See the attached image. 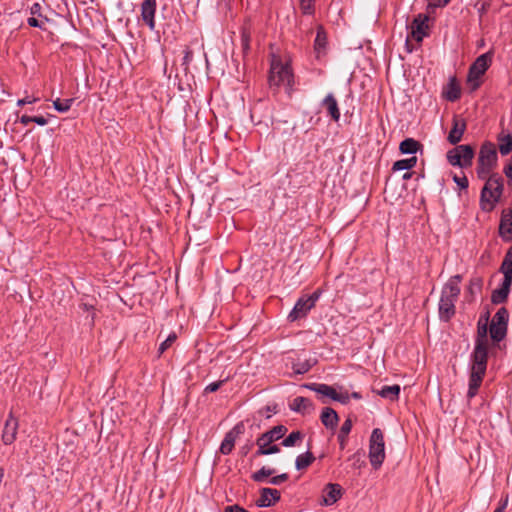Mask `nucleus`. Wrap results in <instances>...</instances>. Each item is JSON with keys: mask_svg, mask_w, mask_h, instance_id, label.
<instances>
[{"mask_svg": "<svg viewBox=\"0 0 512 512\" xmlns=\"http://www.w3.org/2000/svg\"><path fill=\"white\" fill-rule=\"evenodd\" d=\"M488 326L478 322L477 337L475 347L472 353V364L468 383L467 398H474L482 384L487 369L489 340L487 337Z\"/></svg>", "mask_w": 512, "mask_h": 512, "instance_id": "f257e3e1", "label": "nucleus"}, {"mask_svg": "<svg viewBox=\"0 0 512 512\" xmlns=\"http://www.w3.org/2000/svg\"><path fill=\"white\" fill-rule=\"evenodd\" d=\"M461 276L451 277L444 285L439 301V316L442 320L448 321L455 314V302L460 294Z\"/></svg>", "mask_w": 512, "mask_h": 512, "instance_id": "f03ea898", "label": "nucleus"}, {"mask_svg": "<svg viewBox=\"0 0 512 512\" xmlns=\"http://www.w3.org/2000/svg\"><path fill=\"white\" fill-rule=\"evenodd\" d=\"M485 180L486 183L481 191V207L485 211H491L501 198L503 180L498 175L489 176Z\"/></svg>", "mask_w": 512, "mask_h": 512, "instance_id": "7ed1b4c3", "label": "nucleus"}, {"mask_svg": "<svg viewBox=\"0 0 512 512\" xmlns=\"http://www.w3.org/2000/svg\"><path fill=\"white\" fill-rule=\"evenodd\" d=\"M293 82V74L291 67L286 62L284 63L280 57L276 55H272L271 58V66H270V74H269V84L270 86H286L291 87Z\"/></svg>", "mask_w": 512, "mask_h": 512, "instance_id": "20e7f679", "label": "nucleus"}, {"mask_svg": "<svg viewBox=\"0 0 512 512\" xmlns=\"http://www.w3.org/2000/svg\"><path fill=\"white\" fill-rule=\"evenodd\" d=\"M497 152L496 148L492 143H485L482 145L477 166V175L481 179H486L492 176V170L497 164Z\"/></svg>", "mask_w": 512, "mask_h": 512, "instance_id": "39448f33", "label": "nucleus"}, {"mask_svg": "<svg viewBox=\"0 0 512 512\" xmlns=\"http://www.w3.org/2000/svg\"><path fill=\"white\" fill-rule=\"evenodd\" d=\"M287 432V428L284 425H278L273 427L271 430L263 433L256 441L258 445L257 455H270L276 454L280 452V448L277 445H273L267 448L268 444L273 443L281 439L285 433Z\"/></svg>", "mask_w": 512, "mask_h": 512, "instance_id": "423d86ee", "label": "nucleus"}, {"mask_svg": "<svg viewBox=\"0 0 512 512\" xmlns=\"http://www.w3.org/2000/svg\"><path fill=\"white\" fill-rule=\"evenodd\" d=\"M369 460L374 469H379L385 460V442L383 432L373 429L369 440Z\"/></svg>", "mask_w": 512, "mask_h": 512, "instance_id": "0eeeda50", "label": "nucleus"}, {"mask_svg": "<svg viewBox=\"0 0 512 512\" xmlns=\"http://www.w3.org/2000/svg\"><path fill=\"white\" fill-rule=\"evenodd\" d=\"M491 64V55L485 53L480 55L471 65L468 73V84L475 90L480 86V78L484 75Z\"/></svg>", "mask_w": 512, "mask_h": 512, "instance_id": "6e6552de", "label": "nucleus"}, {"mask_svg": "<svg viewBox=\"0 0 512 512\" xmlns=\"http://www.w3.org/2000/svg\"><path fill=\"white\" fill-rule=\"evenodd\" d=\"M320 295V290H316L309 296H303L299 298L288 316L289 320L296 321L300 318L305 317L307 313L315 306Z\"/></svg>", "mask_w": 512, "mask_h": 512, "instance_id": "1a4fd4ad", "label": "nucleus"}, {"mask_svg": "<svg viewBox=\"0 0 512 512\" xmlns=\"http://www.w3.org/2000/svg\"><path fill=\"white\" fill-rule=\"evenodd\" d=\"M429 17L426 14H418L412 21L409 26V33L407 40L412 38L417 43L422 42L424 37L428 35L429 25H428Z\"/></svg>", "mask_w": 512, "mask_h": 512, "instance_id": "9d476101", "label": "nucleus"}, {"mask_svg": "<svg viewBox=\"0 0 512 512\" xmlns=\"http://www.w3.org/2000/svg\"><path fill=\"white\" fill-rule=\"evenodd\" d=\"M156 8V0H143L140 6V19L149 28L150 31H154L156 27Z\"/></svg>", "mask_w": 512, "mask_h": 512, "instance_id": "9b49d317", "label": "nucleus"}, {"mask_svg": "<svg viewBox=\"0 0 512 512\" xmlns=\"http://www.w3.org/2000/svg\"><path fill=\"white\" fill-rule=\"evenodd\" d=\"M499 235L505 242L512 241V209H504L501 213Z\"/></svg>", "mask_w": 512, "mask_h": 512, "instance_id": "f8f14e48", "label": "nucleus"}, {"mask_svg": "<svg viewBox=\"0 0 512 512\" xmlns=\"http://www.w3.org/2000/svg\"><path fill=\"white\" fill-rule=\"evenodd\" d=\"M342 496V488L339 484L328 483L322 492L321 505L331 506L335 504Z\"/></svg>", "mask_w": 512, "mask_h": 512, "instance_id": "ddd939ff", "label": "nucleus"}, {"mask_svg": "<svg viewBox=\"0 0 512 512\" xmlns=\"http://www.w3.org/2000/svg\"><path fill=\"white\" fill-rule=\"evenodd\" d=\"M18 427V420L10 413L5 421L2 432V440L5 445H10L16 440Z\"/></svg>", "mask_w": 512, "mask_h": 512, "instance_id": "4468645a", "label": "nucleus"}, {"mask_svg": "<svg viewBox=\"0 0 512 512\" xmlns=\"http://www.w3.org/2000/svg\"><path fill=\"white\" fill-rule=\"evenodd\" d=\"M452 122L453 125L448 134L447 140L450 144L455 145L462 139V136L466 130V121L463 118L455 115Z\"/></svg>", "mask_w": 512, "mask_h": 512, "instance_id": "2eb2a0df", "label": "nucleus"}, {"mask_svg": "<svg viewBox=\"0 0 512 512\" xmlns=\"http://www.w3.org/2000/svg\"><path fill=\"white\" fill-rule=\"evenodd\" d=\"M280 499V492L277 489L262 488L260 497L256 500L258 507H269L274 505Z\"/></svg>", "mask_w": 512, "mask_h": 512, "instance_id": "dca6fc26", "label": "nucleus"}, {"mask_svg": "<svg viewBox=\"0 0 512 512\" xmlns=\"http://www.w3.org/2000/svg\"><path fill=\"white\" fill-rule=\"evenodd\" d=\"M511 285H512V277H510V276L504 277L501 287L494 290L492 293V296H491L492 303L500 304V303L505 302L509 295Z\"/></svg>", "mask_w": 512, "mask_h": 512, "instance_id": "f3484780", "label": "nucleus"}, {"mask_svg": "<svg viewBox=\"0 0 512 512\" xmlns=\"http://www.w3.org/2000/svg\"><path fill=\"white\" fill-rule=\"evenodd\" d=\"M241 428L242 424H238L233 430L226 433L219 449L222 454L228 455L231 453L235 445L236 435L241 433Z\"/></svg>", "mask_w": 512, "mask_h": 512, "instance_id": "a211bd4d", "label": "nucleus"}, {"mask_svg": "<svg viewBox=\"0 0 512 512\" xmlns=\"http://www.w3.org/2000/svg\"><path fill=\"white\" fill-rule=\"evenodd\" d=\"M289 407L292 411L301 413L303 415L310 414L314 410L312 402L309 399L301 396L294 398L291 401Z\"/></svg>", "mask_w": 512, "mask_h": 512, "instance_id": "6ab92c4d", "label": "nucleus"}, {"mask_svg": "<svg viewBox=\"0 0 512 512\" xmlns=\"http://www.w3.org/2000/svg\"><path fill=\"white\" fill-rule=\"evenodd\" d=\"M322 107L326 109L328 115L334 120L340 119V111L336 98L332 93H329L321 103Z\"/></svg>", "mask_w": 512, "mask_h": 512, "instance_id": "aec40b11", "label": "nucleus"}, {"mask_svg": "<svg viewBox=\"0 0 512 512\" xmlns=\"http://www.w3.org/2000/svg\"><path fill=\"white\" fill-rule=\"evenodd\" d=\"M339 421V417L337 412L330 408L326 407L323 409L321 414V422L328 429H335Z\"/></svg>", "mask_w": 512, "mask_h": 512, "instance_id": "412c9836", "label": "nucleus"}, {"mask_svg": "<svg viewBox=\"0 0 512 512\" xmlns=\"http://www.w3.org/2000/svg\"><path fill=\"white\" fill-rule=\"evenodd\" d=\"M327 46V36L323 29V27H318L317 34L314 42V49L317 54V57H320L322 54L325 53Z\"/></svg>", "mask_w": 512, "mask_h": 512, "instance_id": "4be33fe9", "label": "nucleus"}, {"mask_svg": "<svg viewBox=\"0 0 512 512\" xmlns=\"http://www.w3.org/2000/svg\"><path fill=\"white\" fill-rule=\"evenodd\" d=\"M401 388L399 385H391V386H383L380 390H377L376 393L390 401H396L399 398Z\"/></svg>", "mask_w": 512, "mask_h": 512, "instance_id": "5701e85b", "label": "nucleus"}, {"mask_svg": "<svg viewBox=\"0 0 512 512\" xmlns=\"http://www.w3.org/2000/svg\"><path fill=\"white\" fill-rule=\"evenodd\" d=\"M306 387L315 391L316 393H319L323 396H327V397L331 398L332 400H334V397L336 396V393H337V391L333 387H331L327 384L313 383V384L306 385Z\"/></svg>", "mask_w": 512, "mask_h": 512, "instance_id": "b1692460", "label": "nucleus"}, {"mask_svg": "<svg viewBox=\"0 0 512 512\" xmlns=\"http://www.w3.org/2000/svg\"><path fill=\"white\" fill-rule=\"evenodd\" d=\"M352 426V420L350 418H347L340 428L338 434V442L341 449H344L346 447L348 435L351 432Z\"/></svg>", "mask_w": 512, "mask_h": 512, "instance_id": "393cba45", "label": "nucleus"}, {"mask_svg": "<svg viewBox=\"0 0 512 512\" xmlns=\"http://www.w3.org/2000/svg\"><path fill=\"white\" fill-rule=\"evenodd\" d=\"M419 148V142L413 138H407L403 140L399 145V150L403 154H415Z\"/></svg>", "mask_w": 512, "mask_h": 512, "instance_id": "a878e982", "label": "nucleus"}, {"mask_svg": "<svg viewBox=\"0 0 512 512\" xmlns=\"http://www.w3.org/2000/svg\"><path fill=\"white\" fill-rule=\"evenodd\" d=\"M314 460L315 457L313 454L310 451H306L305 453H302L296 457L295 467L297 470L306 469L313 463Z\"/></svg>", "mask_w": 512, "mask_h": 512, "instance_id": "bb28decb", "label": "nucleus"}, {"mask_svg": "<svg viewBox=\"0 0 512 512\" xmlns=\"http://www.w3.org/2000/svg\"><path fill=\"white\" fill-rule=\"evenodd\" d=\"M443 96L449 100V101H456L460 97V88L459 86L454 82V80H451L447 86L445 87L443 91Z\"/></svg>", "mask_w": 512, "mask_h": 512, "instance_id": "cd10ccee", "label": "nucleus"}, {"mask_svg": "<svg viewBox=\"0 0 512 512\" xmlns=\"http://www.w3.org/2000/svg\"><path fill=\"white\" fill-rule=\"evenodd\" d=\"M491 339L495 342L503 340L506 336L507 326L491 323L489 327Z\"/></svg>", "mask_w": 512, "mask_h": 512, "instance_id": "c85d7f7f", "label": "nucleus"}, {"mask_svg": "<svg viewBox=\"0 0 512 512\" xmlns=\"http://www.w3.org/2000/svg\"><path fill=\"white\" fill-rule=\"evenodd\" d=\"M460 152L461 160H463L464 166H471L474 157V150L470 145H459L457 146Z\"/></svg>", "mask_w": 512, "mask_h": 512, "instance_id": "c756f323", "label": "nucleus"}, {"mask_svg": "<svg viewBox=\"0 0 512 512\" xmlns=\"http://www.w3.org/2000/svg\"><path fill=\"white\" fill-rule=\"evenodd\" d=\"M417 164V157L412 156L407 159H401L394 162L392 170L393 171H402V170H410Z\"/></svg>", "mask_w": 512, "mask_h": 512, "instance_id": "7c9ffc66", "label": "nucleus"}, {"mask_svg": "<svg viewBox=\"0 0 512 512\" xmlns=\"http://www.w3.org/2000/svg\"><path fill=\"white\" fill-rule=\"evenodd\" d=\"M303 438V433H301L300 431H293L282 441V445L284 447H293L298 445Z\"/></svg>", "mask_w": 512, "mask_h": 512, "instance_id": "2f4dec72", "label": "nucleus"}, {"mask_svg": "<svg viewBox=\"0 0 512 512\" xmlns=\"http://www.w3.org/2000/svg\"><path fill=\"white\" fill-rule=\"evenodd\" d=\"M501 272L503 273L504 277H512V246L506 253L505 258L502 262Z\"/></svg>", "mask_w": 512, "mask_h": 512, "instance_id": "473e14b6", "label": "nucleus"}, {"mask_svg": "<svg viewBox=\"0 0 512 512\" xmlns=\"http://www.w3.org/2000/svg\"><path fill=\"white\" fill-rule=\"evenodd\" d=\"M447 160L453 166H459L462 168L466 167L463 164V160H461L460 152L458 151L457 147H455L447 152Z\"/></svg>", "mask_w": 512, "mask_h": 512, "instance_id": "72a5a7b5", "label": "nucleus"}, {"mask_svg": "<svg viewBox=\"0 0 512 512\" xmlns=\"http://www.w3.org/2000/svg\"><path fill=\"white\" fill-rule=\"evenodd\" d=\"M73 103H74V99L73 98L64 99V100H61V99L57 98L56 100L53 101V107L58 112L65 113V112H67L71 108Z\"/></svg>", "mask_w": 512, "mask_h": 512, "instance_id": "f704fd0d", "label": "nucleus"}, {"mask_svg": "<svg viewBox=\"0 0 512 512\" xmlns=\"http://www.w3.org/2000/svg\"><path fill=\"white\" fill-rule=\"evenodd\" d=\"M274 474V470L267 467H262L260 470L254 472L251 478L255 482H263L265 479Z\"/></svg>", "mask_w": 512, "mask_h": 512, "instance_id": "c9c22d12", "label": "nucleus"}, {"mask_svg": "<svg viewBox=\"0 0 512 512\" xmlns=\"http://www.w3.org/2000/svg\"><path fill=\"white\" fill-rule=\"evenodd\" d=\"M499 151L502 155H507L512 151V136L506 135L500 138Z\"/></svg>", "mask_w": 512, "mask_h": 512, "instance_id": "e433bc0d", "label": "nucleus"}, {"mask_svg": "<svg viewBox=\"0 0 512 512\" xmlns=\"http://www.w3.org/2000/svg\"><path fill=\"white\" fill-rule=\"evenodd\" d=\"M508 311L505 308H500L492 318L491 323L507 326Z\"/></svg>", "mask_w": 512, "mask_h": 512, "instance_id": "4c0bfd02", "label": "nucleus"}, {"mask_svg": "<svg viewBox=\"0 0 512 512\" xmlns=\"http://www.w3.org/2000/svg\"><path fill=\"white\" fill-rule=\"evenodd\" d=\"M299 8L305 15H312L314 13L315 0H298Z\"/></svg>", "mask_w": 512, "mask_h": 512, "instance_id": "58836bf2", "label": "nucleus"}, {"mask_svg": "<svg viewBox=\"0 0 512 512\" xmlns=\"http://www.w3.org/2000/svg\"><path fill=\"white\" fill-rule=\"evenodd\" d=\"M251 34L248 28H243L241 32V46L243 52L246 54L250 49Z\"/></svg>", "mask_w": 512, "mask_h": 512, "instance_id": "ea45409f", "label": "nucleus"}, {"mask_svg": "<svg viewBox=\"0 0 512 512\" xmlns=\"http://www.w3.org/2000/svg\"><path fill=\"white\" fill-rule=\"evenodd\" d=\"M177 335L176 333H171L160 345L158 348L159 354H163L168 348H170L173 343L176 341Z\"/></svg>", "mask_w": 512, "mask_h": 512, "instance_id": "a19ab883", "label": "nucleus"}, {"mask_svg": "<svg viewBox=\"0 0 512 512\" xmlns=\"http://www.w3.org/2000/svg\"><path fill=\"white\" fill-rule=\"evenodd\" d=\"M227 379L225 380H220V381H217V382H213V383H210L209 385H207L205 387V392L206 393H212V392H216L222 385L223 383L226 381Z\"/></svg>", "mask_w": 512, "mask_h": 512, "instance_id": "79ce46f5", "label": "nucleus"}, {"mask_svg": "<svg viewBox=\"0 0 512 512\" xmlns=\"http://www.w3.org/2000/svg\"><path fill=\"white\" fill-rule=\"evenodd\" d=\"M453 180L455 181V183L461 188V189H466L468 187V179L465 175H462V176H457L455 175L453 177Z\"/></svg>", "mask_w": 512, "mask_h": 512, "instance_id": "37998d69", "label": "nucleus"}, {"mask_svg": "<svg viewBox=\"0 0 512 512\" xmlns=\"http://www.w3.org/2000/svg\"><path fill=\"white\" fill-rule=\"evenodd\" d=\"M287 480H288V474L287 473H283V474H280V475L272 477L269 480V483H271L272 485H280L281 483H283V482H285Z\"/></svg>", "mask_w": 512, "mask_h": 512, "instance_id": "c03bdc74", "label": "nucleus"}, {"mask_svg": "<svg viewBox=\"0 0 512 512\" xmlns=\"http://www.w3.org/2000/svg\"><path fill=\"white\" fill-rule=\"evenodd\" d=\"M428 8H439L446 6L451 0H428Z\"/></svg>", "mask_w": 512, "mask_h": 512, "instance_id": "a18cd8bd", "label": "nucleus"}, {"mask_svg": "<svg viewBox=\"0 0 512 512\" xmlns=\"http://www.w3.org/2000/svg\"><path fill=\"white\" fill-rule=\"evenodd\" d=\"M334 401H338L342 404H347L350 401V395L347 392L344 393H336V396L334 397Z\"/></svg>", "mask_w": 512, "mask_h": 512, "instance_id": "49530a36", "label": "nucleus"}, {"mask_svg": "<svg viewBox=\"0 0 512 512\" xmlns=\"http://www.w3.org/2000/svg\"><path fill=\"white\" fill-rule=\"evenodd\" d=\"M193 59V52L190 48L186 47L184 50L183 65L186 67L191 63Z\"/></svg>", "mask_w": 512, "mask_h": 512, "instance_id": "de8ad7c7", "label": "nucleus"}, {"mask_svg": "<svg viewBox=\"0 0 512 512\" xmlns=\"http://www.w3.org/2000/svg\"><path fill=\"white\" fill-rule=\"evenodd\" d=\"M37 101H39V98H38V97L26 96L25 98L19 99V100L17 101V105H18V106H23V105H25V104H33V103H36Z\"/></svg>", "mask_w": 512, "mask_h": 512, "instance_id": "09e8293b", "label": "nucleus"}, {"mask_svg": "<svg viewBox=\"0 0 512 512\" xmlns=\"http://www.w3.org/2000/svg\"><path fill=\"white\" fill-rule=\"evenodd\" d=\"M508 501H509V496L506 495L505 497H503L501 499V501L499 502V506L494 510V512H504L505 509L507 508Z\"/></svg>", "mask_w": 512, "mask_h": 512, "instance_id": "8fccbe9b", "label": "nucleus"}, {"mask_svg": "<svg viewBox=\"0 0 512 512\" xmlns=\"http://www.w3.org/2000/svg\"><path fill=\"white\" fill-rule=\"evenodd\" d=\"M28 24L31 26V27H39V28H42L43 27V22L42 21H39L37 18L35 17H30L28 18L27 20Z\"/></svg>", "mask_w": 512, "mask_h": 512, "instance_id": "3c124183", "label": "nucleus"}, {"mask_svg": "<svg viewBox=\"0 0 512 512\" xmlns=\"http://www.w3.org/2000/svg\"><path fill=\"white\" fill-rule=\"evenodd\" d=\"M31 14L32 15H38V16H41V5L39 3H34L32 6H31Z\"/></svg>", "mask_w": 512, "mask_h": 512, "instance_id": "603ef678", "label": "nucleus"}, {"mask_svg": "<svg viewBox=\"0 0 512 512\" xmlns=\"http://www.w3.org/2000/svg\"><path fill=\"white\" fill-rule=\"evenodd\" d=\"M33 122L40 126H44L47 124V119L43 116H33Z\"/></svg>", "mask_w": 512, "mask_h": 512, "instance_id": "864d4df0", "label": "nucleus"}, {"mask_svg": "<svg viewBox=\"0 0 512 512\" xmlns=\"http://www.w3.org/2000/svg\"><path fill=\"white\" fill-rule=\"evenodd\" d=\"M504 173L506 177L512 181V159L511 162L504 168Z\"/></svg>", "mask_w": 512, "mask_h": 512, "instance_id": "5fc2aeb1", "label": "nucleus"}, {"mask_svg": "<svg viewBox=\"0 0 512 512\" xmlns=\"http://www.w3.org/2000/svg\"><path fill=\"white\" fill-rule=\"evenodd\" d=\"M20 122H21L23 125H27V124H29L30 122H33V116L23 115V116H21V118H20Z\"/></svg>", "mask_w": 512, "mask_h": 512, "instance_id": "6e6d98bb", "label": "nucleus"}, {"mask_svg": "<svg viewBox=\"0 0 512 512\" xmlns=\"http://www.w3.org/2000/svg\"><path fill=\"white\" fill-rule=\"evenodd\" d=\"M309 370V366L306 364L301 365L299 368L295 369V372L298 374H304Z\"/></svg>", "mask_w": 512, "mask_h": 512, "instance_id": "4d7b16f0", "label": "nucleus"}, {"mask_svg": "<svg viewBox=\"0 0 512 512\" xmlns=\"http://www.w3.org/2000/svg\"><path fill=\"white\" fill-rule=\"evenodd\" d=\"M352 458H353V459H356V462L354 463V466H355V467L360 468V467H361V465H362V463H363V462H361V461H360V455H359L358 453H355V454L352 456Z\"/></svg>", "mask_w": 512, "mask_h": 512, "instance_id": "13d9d810", "label": "nucleus"}, {"mask_svg": "<svg viewBox=\"0 0 512 512\" xmlns=\"http://www.w3.org/2000/svg\"><path fill=\"white\" fill-rule=\"evenodd\" d=\"M81 307L85 310V311H89L90 309H93V306L92 305H88V304H82Z\"/></svg>", "mask_w": 512, "mask_h": 512, "instance_id": "bf43d9fd", "label": "nucleus"}, {"mask_svg": "<svg viewBox=\"0 0 512 512\" xmlns=\"http://www.w3.org/2000/svg\"><path fill=\"white\" fill-rule=\"evenodd\" d=\"M351 396H352L353 398H355V399H360V398H361V395H360L358 392H353V393L351 394Z\"/></svg>", "mask_w": 512, "mask_h": 512, "instance_id": "052dcab7", "label": "nucleus"}, {"mask_svg": "<svg viewBox=\"0 0 512 512\" xmlns=\"http://www.w3.org/2000/svg\"><path fill=\"white\" fill-rule=\"evenodd\" d=\"M410 177H411V174L407 172L404 174L403 179H409Z\"/></svg>", "mask_w": 512, "mask_h": 512, "instance_id": "680f3d73", "label": "nucleus"}]
</instances>
